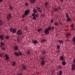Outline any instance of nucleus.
Wrapping results in <instances>:
<instances>
[{"mask_svg":"<svg viewBox=\"0 0 75 75\" xmlns=\"http://www.w3.org/2000/svg\"><path fill=\"white\" fill-rule=\"evenodd\" d=\"M72 42H73V44L75 45V37H74L72 39Z\"/></svg>","mask_w":75,"mask_h":75,"instance_id":"20","label":"nucleus"},{"mask_svg":"<svg viewBox=\"0 0 75 75\" xmlns=\"http://www.w3.org/2000/svg\"><path fill=\"white\" fill-rule=\"evenodd\" d=\"M44 16H45V14H44V13H42L41 15V16H42V17H44Z\"/></svg>","mask_w":75,"mask_h":75,"instance_id":"45","label":"nucleus"},{"mask_svg":"<svg viewBox=\"0 0 75 75\" xmlns=\"http://www.w3.org/2000/svg\"><path fill=\"white\" fill-rule=\"evenodd\" d=\"M60 1L61 2H62V1H64V0H61Z\"/></svg>","mask_w":75,"mask_h":75,"instance_id":"58","label":"nucleus"},{"mask_svg":"<svg viewBox=\"0 0 75 75\" xmlns=\"http://www.w3.org/2000/svg\"><path fill=\"white\" fill-rule=\"evenodd\" d=\"M62 68V67H61V66L59 65L57 67V69H61Z\"/></svg>","mask_w":75,"mask_h":75,"instance_id":"33","label":"nucleus"},{"mask_svg":"<svg viewBox=\"0 0 75 75\" xmlns=\"http://www.w3.org/2000/svg\"><path fill=\"white\" fill-rule=\"evenodd\" d=\"M3 54L1 53H0V57H2Z\"/></svg>","mask_w":75,"mask_h":75,"instance_id":"47","label":"nucleus"},{"mask_svg":"<svg viewBox=\"0 0 75 75\" xmlns=\"http://www.w3.org/2000/svg\"><path fill=\"white\" fill-rule=\"evenodd\" d=\"M27 54L28 55H30V52L29 50H28L27 52Z\"/></svg>","mask_w":75,"mask_h":75,"instance_id":"34","label":"nucleus"},{"mask_svg":"<svg viewBox=\"0 0 75 75\" xmlns=\"http://www.w3.org/2000/svg\"><path fill=\"white\" fill-rule=\"evenodd\" d=\"M60 24H61V23H60Z\"/></svg>","mask_w":75,"mask_h":75,"instance_id":"61","label":"nucleus"},{"mask_svg":"<svg viewBox=\"0 0 75 75\" xmlns=\"http://www.w3.org/2000/svg\"><path fill=\"white\" fill-rule=\"evenodd\" d=\"M54 11H55L56 12V11H58V10H60V11H61V7L60 6H58V8H54Z\"/></svg>","mask_w":75,"mask_h":75,"instance_id":"6","label":"nucleus"},{"mask_svg":"<svg viewBox=\"0 0 75 75\" xmlns=\"http://www.w3.org/2000/svg\"><path fill=\"white\" fill-rule=\"evenodd\" d=\"M0 3H2L3 2V0H0Z\"/></svg>","mask_w":75,"mask_h":75,"instance_id":"56","label":"nucleus"},{"mask_svg":"<svg viewBox=\"0 0 75 75\" xmlns=\"http://www.w3.org/2000/svg\"><path fill=\"white\" fill-rule=\"evenodd\" d=\"M63 56H64L63 55Z\"/></svg>","mask_w":75,"mask_h":75,"instance_id":"63","label":"nucleus"},{"mask_svg":"<svg viewBox=\"0 0 75 75\" xmlns=\"http://www.w3.org/2000/svg\"><path fill=\"white\" fill-rule=\"evenodd\" d=\"M40 59H41L42 61L45 62H46V60H45V58H44V57H42L40 58Z\"/></svg>","mask_w":75,"mask_h":75,"instance_id":"16","label":"nucleus"},{"mask_svg":"<svg viewBox=\"0 0 75 75\" xmlns=\"http://www.w3.org/2000/svg\"><path fill=\"white\" fill-rule=\"evenodd\" d=\"M65 15L66 16V17L67 18V19L66 20V21L67 22H69V21H71V19L69 18V14H68V13H65Z\"/></svg>","mask_w":75,"mask_h":75,"instance_id":"1","label":"nucleus"},{"mask_svg":"<svg viewBox=\"0 0 75 75\" xmlns=\"http://www.w3.org/2000/svg\"><path fill=\"white\" fill-rule=\"evenodd\" d=\"M71 27L73 29V30H74V24L72 23L71 25Z\"/></svg>","mask_w":75,"mask_h":75,"instance_id":"27","label":"nucleus"},{"mask_svg":"<svg viewBox=\"0 0 75 75\" xmlns=\"http://www.w3.org/2000/svg\"><path fill=\"white\" fill-rule=\"evenodd\" d=\"M32 16H33V17H35V13H34L32 14Z\"/></svg>","mask_w":75,"mask_h":75,"instance_id":"43","label":"nucleus"},{"mask_svg":"<svg viewBox=\"0 0 75 75\" xmlns=\"http://www.w3.org/2000/svg\"><path fill=\"white\" fill-rule=\"evenodd\" d=\"M73 62L74 64H75V59H74L73 60Z\"/></svg>","mask_w":75,"mask_h":75,"instance_id":"51","label":"nucleus"},{"mask_svg":"<svg viewBox=\"0 0 75 75\" xmlns=\"http://www.w3.org/2000/svg\"><path fill=\"white\" fill-rule=\"evenodd\" d=\"M44 33H45L46 35L49 34V31L48 30H47L46 29L45 30V31H44Z\"/></svg>","mask_w":75,"mask_h":75,"instance_id":"12","label":"nucleus"},{"mask_svg":"<svg viewBox=\"0 0 75 75\" xmlns=\"http://www.w3.org/2000/svg\"><path fill=\"white\" fill-rule=\"evenodd\" d=\"M12 65L13 66V67H14L16 65V62L13 61L12 62Z\"/></svg>","mask_w":75,"mask_h":75,"instance_id":"18","label":"nucleus"},{"mask_svg":"<svg viewBox=\"0 0 75 75\" xmlns=\"http://www.w3.org/2000/svg\"><path fill=\"white\" fill-rule=\"evenodd\" d=\"M62 64L63 65H66V62H65V61L64 60H62Z\"/></svg>","mask_w":75,"mask_h":75,"instance_id":"23","label":"nucleus"},{"mask_svg":"<svg viewBox=\"0 0 75 75\" xmlns=\"http://www.w3.org/2000/svg\"><path fill=\"white\" fill-rule=\"evenodd\" d=\"M57 48H58V49H59L60 48V46L58 45H57Z\"/></svg>","mask_w":75,"mask_h":75,"instance_id":"44","label":"nucleus"},{"mask_svg":"<svg viewBox=\"0 0 75 75\" xmlns=\"http://www.w3.org/2000/svg\"><path fill=\"white\" fill-rule=\"evenodd\" d=\"M45 6H47V5L45 4Z\"/></svg>","mask_w":75,"mask_h":75,"instance_id":"60","label":"nucleus"},{"mask_svg":"<svg viewBox=\"0 0 75 75\" xmlns=\"http://www.w3.org/2000/svg\"><path fill=\"white\" fill-rule=\"evenodd\" d=\"M45 7L46 8H47V6H45Z\"/></svg>","mask_w":75,"mask_h":75,"instance_id":"59","label":"nucleus"},{"mask_svg":"<svg viewBox=\"0 0 75 75\" xmlns=\"http://www.w3.org/2000/svg\"><path fill=\"white\" fill-rule=\"evenodd\" d=\"M5 39L6 40H8V39H10V37L8 35H6L5 37Z\"/></svg>","mask_w":75,"mask_h":75,"instance_id":"17","label":"nucleus"},{"mask_svg":"<svg viewBox=\"0 0 75 75\" xmlns=\"http://www.w3.org/2000/svg\"><path fill=\"white\" fill-rule=\"evenodd\" d=\"M33 12H34V13H37V11L35 8H34Z\"/></svg>","mask_w":75,"mask_h":75,"instance_id":"31","label":"nucleus"},{"mask_svg":"<svg viewBox=\"0 0 75 75\" xmlns=\"http://www.w3.org/2000/svg\"><path fill=\"white\" fill-rule=\"evenodd\" d=\"M4 36L2 35H0V38L2 40H4Z\"/></svg>","mask_w":75,"mask_h":75,"instance_id":"26","label":"nucleus"},{"mask_svg":"<svg viewBox=\"0 0 75 75\" xmlns=\"http://www.w3.org/2000/svg\"><path fill=\"white\" fill-rule=\"evenodd\" d=\"M45 62L43 61H42L41 62L40 64L42 65L43 66H44L45 65Z\"/></svg>","mask_w":75,"mask_h":75,"instance_id":"24","label":"nucleus"},{"mask_svg":"<svg viewBox=\"0 0 75 75\" xmlns=\"http://www.w3.org/2000/svg\"><path fill=\"white\" fill-rule=\"evenodd\" d=\"M29 12H30V11L29 10H25L24 12V14L25 16H27L28 14V13H29Z\"/></svg>","mask_w":75,"mask_h":75,"instance_id":"9","label":"nucleus"},{"mask_svg":"<svg viewBox=\"0 0 75 75\" xmlns=\"http://www.w3.org/2000/svg\"><path fill=\"white\" fill-rule=\"evenodd\" d=\"M0 44L1 45L0 47H3V46H5V43L4 42H1Z\"/></svg>","mask_w":75,"mask_h":75,"instance_id":"10","label":"nucleus"},{"mask_svg":"<svg viewBox=\"0 0 75 75\" xmlns=\"http://www.w3.org/2000/svg\"><path fill=\"white\" fill-rule=\"evenodd\" d=\"M59 43V44H62L63 42H62V40H59L58 41Z\"/></svg>","mask_w":75,"mask_h":75,"instance_id":"25","label":"nucleus"},{"mask_svg":"<svg viewBox=\"0 0 75 75\" xmlns=\"http://www.w3.org/2000/svg\"><path fill=\"white\" fill-rule=\"evenodd\" d=\"M27 29H28V28L27 27V26H25L24 28V29L25 30H27Z\"/></svg>","mask_w":75,"mask_h":75,"instance_id":"40","label":"nucleus"},{"mask_svg":"<svg viewBox=\"0 0 75 75\" xmlns=\"http://www.w3.org/2000/svg\"><path fill=\"white\" fill-rule=\"evenodd\" d=\"M8 14V15L6 16V18L8 21H9L10 20V18H11V13H9Z\"/></svg>","mask_w":75,"mask_h":75,"instance_id":"5","label":"nucleus"},{"mask_svg":"<svg viewBox=\"0 0 75 75\" xmlns=\"http://www.w3.org/2000/svg\"><path fill=\"white\" fill-rule=\"evenodd\" d=\"M46 29L49 31H51V27H49L47 29Z\"/></svg>","mask_w":75,"mask_h":75,"instance_id":"28","label":"nucleus"},{"mask_svg":"<svg viewBox=\"0 0 75 75\" xmlns=\"http://www.w3.org/2000/svg\"><path fill=\"white\" fill-rule=\"evenodd\" d=\"M46 41L47 40L46 39H43L42 40V42H45V41Z\"/></svg>","mask_w":75,"mask_h":75,"instance_id":"36","label":"nucleus"},{"mask_svg":"<svg viewBox=\"0 0 75 75\" xmlns=\"http://www.w3.org/2000/svg\"><path fill=\"white\" fill-rule=\"evenodd\" d=\"M71 69L73 71H75V64H72L71 66Z\"/></svg>","mask_w":75,"mask_h":75,"instance_id":"8","label":"nucleus"},{"mask_svg":"<svg viewBox=\"0 0 75 75\" xmlns=\"http://www.w3.org/2000/svg\"><path fill=\"white\" fill-rule=\"evenodd\" d=\"M16 34L18 35H22V31L20 29L18 30Z\"/></svg>","mask_w":75,"mask_h":75,"instance_id":"4","label":"nucleus"},{"mask_svg":"<svg viewBox=\"0 0 75 75\" xmlns=\"http://www.w3.org/2000/svg\"><path fill=\"white\" fill-rule=\"evenodd\" d=\"M36 9H37L38 11L39 12H40V13H41V12H42V9L40 8H39V7H37L36 8Z\"/></svg>","mask_w":75,"mask_h":75,"instance_id":"11","label":"nucleus"},{"mask_svg":"<svg viewBox=\"0 0 75 75\" xmlns=\"http://www.w3.org/2000/svg\"><path fill=\"white\" fill-rule=\"evenodd\" d=\"M33 20H35L36 19V17L35 16H33L32 18Z\"/></svg>","mask_w":75,"mask_h":75,"instance_id":"42","label":"nucleus"},{"mask_svg":"<svg viewBox=\"0 0 75 75\" xmlns=\"http://www.w3.org/2000/svg\"><path fill=\"white\" fill-rule=\"evenodd\" d=\"M42 55H45V52L44 51H43L42 52Z\"/></svg>","mask_w":75,"mask_h":75,"instance_id":"32","label":"nucleus"},{"mask_svg":"<svg viewBox=\"0 0 75 75\" xmlns=\"http://www.w3.org/2000/svg\"><path fill=\"white\" fill-rule=\"evenodd\" d=\"M65 41H66V42H69V39H67L65 40Z\"/></svg>","mask_w":75,"mask_h":75,"instance_id":"41","label":"nucleus"},{"mask_svg":"<svg viewBox=\"0 0 75 75\" xmlns=\"http://www.w3.org/2000/svg\"><path fill=\"white\" fill-rule=\"evenodd\" d=\"M31 3H34L35 1V0H30Z\"/></svg>","mask_w":75,"mask_h":75,"instance_id":"30","label":"nucleus"},{"mask_svg":"<svg viewBox=\"0 0 75 75\" xmlns=\"http://www.w3.org/2000/svg\"><path fill=\"white\" fill-rule=\"evenodd\" d=\"M43 57L44 58H45V55H44L43 57L42 56V58Z\"/></svg>","mask_w":75,"mask_h":75,"instance_id":"54","label":"nucleus"},{"mask_svg":"<svg viewBox=\"0 0 75 75\" xmlns=\"http://www.w3.org/2000/svg\"><path fill=\"white\" fill-rule=\"evenodd\" d=\"M4 24V23L2 21H1V20L0 19V26H2Z\"/></svg>","mask_w":75,"mask_h":75,"instance_id":"21","label":"nucleus"},{"mask_svg":"<svg viewBox=\"0 0 75 75\" xmlns=\"http://www.w3.org/2000/svg\"><path fill=\"white\" fill-rule=\"evenodd\" d=\"M51 23H53L54 22V21H53V19H51V21H50Z\"/></svg>","mask_w":75,"mask_h":75,"instance_id":"46","label":"nucleus"},{"mask_svg":"<svg viewBox=\"0 0 75 75\" xmlns=\"http://www.w3.org/2000/svg\"><path fill=\"white\" fill-rule=\"evenodd\" d=\"M25 6H28V4L27 3H26L25 4Z\"/></svg>","mask_w":75,"mask_h":75,"instance_id":"55","label":"nucleus"},{"mask_svg":"<svg viewBox=\"0 0 75 75\" xmlns=\"http://www.w3.org/2000/svg\"><path fill=\"white\" fill-rule=\"evenodd\" d=\"M2 50L3 51H5V48L4 47H2Z\"/></svg>","mask_w":75,"mask_h":75,"instance_id":"38","label":"nucleus"},{"mask_svg":"<svg viewBox=\"0 0 75 75\" xmlns=\"http://www.w3.org/2000/svg\"><path fill=\"white\" fill-rule=\"evenodd\" d=\"M42 30V29L41 28H40L38 30V31H41Z\"/></svg>","mask_w":75,"mask_h":75,"instance_id":"50","label":"nucleus"},{"mask_svg":"<svg viewBox=\"0 0 75 75\" xmlns=\"http://www.w3.org/2000/svg\"><path fill=\"white\" fill-rule=\"evenodd\" d=\"M18 75H23V74L22 73H19L18 74Z\"/></svg>","mask_w":75,"mask_h":75,"instance_id":"52","label":"nucleus"},{"mask_svg":"<svg viewBox=\"0 0 75 75\" xmlns=\"http://www.w3.org/2000/svg\"><path fill=\"white\" fill-rule=\"evenodd\" d=\"M22 68L23 69L25 70V69H26L27 67H25V66L24 64H23L22 65Z\"/></svg>","mask_w":75,"mask_h":75,"instance_id":"19","label":"nucleus"},{"mask_svg":"<svg viewBox=\"0 0 75 75\" xmlns=\"http://www.w3.org/2000/svg\"><path fill=\"white\" fill-rule=\"evenodd\" d=\"M10 30L12 33H16V32L17 31V30L16 28H10Z\"/></svg>","mask_w":75,"mask_h":75,"instance_id":"2","label":"nucleus"},{"mask_svg":"<svg viewBox=\"0 0 75 75\" xmlns=\"http://www.w3.org/2000/svg\"><path fill=\"white\" fill-rule=\"evenodd\" d=\"M33 44H37L38 43V41L37 40H33Z\"/></svg>","mask_w":75,"mask_h":75,"instance_id":"22","label":"nucleus"},{"mask_svg":"<svg viewBox=\"0 0 75 75\" xmlns=\"http://www.w3.org/2000/svg\"><path fill=\"white\" fill-rule=\"evenodd\" d=\"M14 54L15 55H16V56H17V57H18V56H21L22 55V53L21 52H19L18 53H17V52H14Z\"/></svg>","mask_w":75,"mask_h":75,"instance_id":"3","label":"nucleus"},{"mask_svg":"<svg viewBox=\"0 0 75 75\" xmlns=\"http://www.w3.org/2000/svg\"><path fill=\"white\" fill-rule=\"evenodd\" d=\"M14 48L15 50H16V51H17V50H18V49H19V48H18V46L16 45V46H14Z\"/></svg>","mask_w":75,"mask_h":75,"instance_id":"14","label":"nucleus"},{"mask_svg":"<svg viewBox=\"0 0 75 75\" xmlns=\"http://www.w3.org/2000/svg\"><path fill=\"white\" fill-rule=\"evenodd\" d=\"M5 61H7L9 59V55L7 54H5Z\"/></svg>","mask_w":75,"mask_h":75,"instance_id":"7","label":"nucleus"},{"mask_svg":"<svg viewBox=\"0 0 75 75\" xmlns=\"http://www.w3.org/2000/svg\"><path fill=\"white\" fill-rule=\"evenodd\" d=\"M24 37V35H23L21 37V38H23Z\"/></svg>","mask_w":75,"mask_h":75,"instance_id":"57","label":"nucleus"},{"mask_svg":"<svg viewBox=\"0 0 75 75\" xmlns=\"http://www.w3.org/2000/svg\"><path fill=\"white\" fill-rule=\"evenodd\" d=\"M62 71H59V72L57 73L58 75H62Z\"/></svg>","mask_w":75,"mask_h":75,"instance_id":"15","label":"nucleus"},{"mask_svg":"<svg viewBox=\"0 0 75 75\" xmlns=\"http://www.w3.org/2000/svg\"><path fill=\"white\" fill-rule=\"evenodd\" d=\"M45 4H46L47 5H49V3L48 2H45Z\"/></svg>","mask_w":75,"mask_h":75,"instance_id":"48","label":"nucleus"},{"mask_svg":"<svg viewBox=\"0 0 75 75\" xmlns=\"http://www.w3.org/2000/svg\"><path fill=\"white\" fill-rule=\"evenodd\" d=\"M54 25H56V26H57V27H58V24L57 23L55 22L54 23Z\"/></svg>","mask_w":75,"mask_h":75,"instance_id":"35","label":"nucleus"},{"mask_svg":"<svg viewBox=\"0 0 75 75\" xmlns=\"http://www.w3.org/2000/svg\"><path fill=\"white\" fill-rule=\"evenodd\" d=\"M55 28V27L54 26H53L51 28V30H52V31H53V30H54Z\"/></svg>","mask_w":75,"mask_h":75,"instance_id":"29","label":"nucleus"},{"mask_svg":"<svg viewBox=\"0 0 75 75\" xmlns=\"http://www.w3.org/2000/svg\"><path fill=\"white\" fill-rule=\"evenodd\" d=\"M25 14L24 13V15H23V16H22L23 18H24V17H25Z\"/></svg>","mask_w":75,"mask_h":75,"instance_id":"53","label":"nucleus"},{"mask_svg":"<svg viewBox=\"0 0 75 75\" xmlns=\"http://www.w3.org/2000/svg\"><path fill=\"white\" fill-rule=\"evenodd\" d=\"M49 7L48 6H47V7Z\"/></svg>","mask_w":75,"mask_h":75,"instance_id":"62","label":"nucleus"},{"mask_svg":"<svg viewBox=\"0 0 75 75\" xmlns=\"http://www.w3.org/2000/svg\"><path fill=\"white\" fill-rule=\"evenodd\" d=\"M9 8L11 10H12L13 9V7H12V6H10V7H9Z\"/></svg>","mask_w":75,"mask_h":75,"instance_id":"39","label":"nucleus"},{"mask_svg":"<svg viewBox=\"0 0 75 75\" xmlns=\"http://www.w3.org/2000/svg\"><path fill=\"white\" fill-rule=\"evenodd\" d=\"M64 56H61L60 57H59V59H60V60H62V61H65V60L64 59Z\"/></svg>","mask_w":75,"mask_h":75,"instance_id":"13","label":"nucleus"},{"mask_svg":"<svg viewBox=\"0 0 75 75\" xmlns=\"http://www.w3.org/2000/svg\"><path fill=\"white\" fill-rule=\"evenodd\" d=\"M71 33H67V34H66L65 35L66 36H68V35H70Z\"/></svg>","mask_w":75,"mask_h":75,"instance_id":"37","label":"nucleus"},{"mask_svg":"<svg viewBox=\"0 0 75 75\" xmlns=\"http://www.w3.org/2000/svg\"><path fill=\"white\" fill-rule=\"evenodd\" d=\"M35 16H36V17H38V14H37L36 15L35 14Z\"/></svg>","mask_w":75,"mask_h":75,"instance_id":"49","label":"nucleus"}]
</instances>
